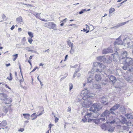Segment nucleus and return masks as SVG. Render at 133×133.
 <instances>
[{"instance_id":"15","label":"nucleus","mask_w":133,"mask_h":133,"mask_svg":"<svg viewBox=\"0 0 133 133\" xmlns=\"http://www.w3.org/2000/svg\"><path fill=\"white\" fill-rule=\"evenodd\" d=\"M127 121L126 118L124 117H122L121 119L119 121L122 124H124Z\"/></svg>"},{"instance_id":"55","label":"nucleus","mask_w":133,"mask_h":133,"mask_svg":"<svg viewBox=\"0 0 133 133\" xmlns=\"http://www.w3.org/2000/svg\"><path fill=\"white\" fill-rule=\"evenodd\" d=\"M70 52L71 54H72L74 53V50L72 49V48H71Z\"/></svg>"},{"instance_id":"14","label":"nucleus","mask_w":133,"mask_h":133,"mask_svg":"<svg viewBox=\"0 0 133 133\" xmlns=\"http://www.w3.org/2000/svg\"><path fill=\"white\" fill-rule=\"evenodd\" d=\"M109 127H108V129L107 130H108L109 132H112L114 131V130L115 129V128L113 126H111L109 124Z\"/></svg>"},{"instance_id":"50","label":"nucleus","mask_w":133,"mask_h":133,"mask_svg":"<svg viewBox=\"0 0 133 133\" xmlns=\"http://www.w3.org/2000/svg\"><path fill=\"white\" fill-rule=\"evenodd\" d=\"M2 18L4 20L5 19L6 20V16L4 15V14H3L2 15Z\"/></svg>"},{"instance_id":"39","label":"nucleus","mask_w":133,"mask_h":133,"mask_svg":"<svg viewBox=\"0 0 133 133\" xmlns=\"http://www.w3.org/2000/svg\"><path fill=\"white\" fill-rule=\"evenodd\" d=\"M125 124L127 126H130L131 124V122L129 121L128 122L127 121Z\"/></svg>"},{"instance_id":"57","label":"nucleus","mask_w":133,"mask_h":133,"mask_svg":"<svg viewBox=\"0 0 133 133\" xmlns=\"http://www.w3.org/2000/svg\"><path fill=\"white\" fill-rule=\"evenodd\" d=\"M26 49L28 51H30L31 50H30V48L29 47H27L26 48Z\"/></svg>"},{"instance_id":"32","label":"nucleus","mask_w":133,"mask_h":133,"mask_svg":"<svg viewBox=\"0 0 133 133\" xmlns=\"http://www.w3.org/2000/svg\"><path fill=\"white\" fill-rule=\"evenodd\" d=\"M100 63V62H94L93 63V65L95 67H96L97 66H99Z\"/></svg>"},{"instance_id":"64","label":"nucleus","mask_w":133,"mask_h":133,"mask_svg":"<svg viewBox=\"0 0 133 133\" xmlns=\"http://www.w3.org/2000/svg\"><path fill=\"white\" fill-rule=\"evenodd\" d=\"M15 28V26L14 25H13L11 27L10 29L12 30H13Z\"/></svg>"},{"instance_id":"27","label":"nucleus","mask_w":133,"mask_h":133,"mask_svg":"<svg viewBox=\"0 0 133 133\" xmlns=\"http://www.w3.org/2000/svg\"><path fill=\"white\" fill-rule=\"evenodd\" d=\"M10 106H8L7 107H5L3 108V110L4 112L6 114L7 113L8 110L9 109V108H10Z\"/></svg>"},{"instance_id":"33","label":"nucleus","mask_w":133,"mask_h":133,"mask_svg":"<svg viewBox=\"0 0 133 133\" xmlns=\"http://www.w3.org/2000/svg\"><path fill=\"white\" fill-rule=\"evenodd\" d=\"M102 53L103 54H106L109 53V52L108 50L107 49H104L102 51Z\"/></svg>"},{"instance_id":"16","label":"nucleus","mask_w":133,"mask_h":133,"mask_svg":"<svg viewBox=\"0 0 133 133\" xmlns=\"http://www.w3.org/2000/svg\"><path fill=\"white\" fill-rule=\"evenodd\" d=\"M95 78L97 81L99 82L101 80V77L99 75L96 74L95 76Z\"/></svg>"},{"instance_id":"26","label":"nucleus","mask_w":133,"mask_h":133,"mask_svg":"<svg viewBox=\"0 0 133 133\" xmlns=\"http://www.w3.org/2000/svg\"><path fill=\"white\" fill-rule=\"evenodd\" d=\"M23 115L26 119L28 120L29 119L30 114H24Z\"/></svg>"},{"instance_id":"10","label":"nucleus","mask_w":133,"mask_h":133,"mask_svg":"<svg viewBox=\"0 0 133 133\" xmlns=\"http://www.w3.org/2000/svg\"><path fill=\"white\" fill-rule=\"evenodd\" d=\"M48 24L49 26H51V27H50V28L52 29L55 30H57L56 28V25L53 22H49L48 23Z\"/></svg>"},{"instance_id":"17","label":"nucleus","mask_w":133,"mask_h":133,"mask_svg":"<svg viewBox=\"0 0 133 133\" xmlns=\"http://www.w3.org/2000/svg\"><path fill=\"white\" fill-rule=\"evenodd\" d=\"M97 59L98 61L100 62H104L105 60V58L104 56H99L97 57Z\"/></svg>"},{"instance_id":"22","label":"nucleus","mask_w":133,"mask_h":133,"mask_svg":"<svg viewBox=\"0 0 133 133\" xmlns=\"http://www.w3.org/2000/svg\"><path fill=\"white\" fill-rule=\"evenodd\" d=\"M5 101V103L6 104H9L11 103L12 101V100L10 98H7Z\"/></svg>"},{"instance_id":"40","label":"nucleus","mask_w":133,"mask_h":133,"mask_svg":"<svg viewBox=\"0 0 133 133\" xmlns=\"http://www.w3.org/2000/svg\"><path fill=\"white\" fill-rule=\"evenodd\" d=\"M84 118H83L82 119V121L83 122H85L87 121V118L86 116H84Z\"/></svg>"},{"instance_id":"38","label":"nucleus","mask_w":133,"mask_h":133,"mask_svg":"<svg viewBox=\"0 0 133 133\" xmlns=\"http://www.w3.org/2000/svg\"><path fill=\"white\" fill-rule=\"evenodd\" d=\"M107 50H108V51L109 52H113L112 48L111 47H109L107 48Z\"/></svg>"},{"instance_id":"43","label":"nucleus","mask_w":133,"mask_h":133,"mask_svg":"<svg viewBox=\"0 0 133 133\" xmlns=\"http://www.w3.org/2000/svg\"><path fill=\"white\" fill-rule=\"evenodd\" d=\"M95 119H94L92 118V119H88V122H95Z\"/></svg>"},{"instance_id":"4","label":"nucleus","mask_w":133,"mask_h":133,"mask_svg":"<svg viewBox=\"0 0 133 133\" xmlns=\"http://www.w3.org/2000/svg\"><path fill=\"white\" fill-rule=\"evenodd\" d=\"M92 103V102L90 98H88L84 100L83 103H82V105L84 107L88 108Z\"/></svg>"},{"instance_id":"2","label":"nucleus","mask_w":133,"mask_h":133,"mask_svg":"<svg viewBox=\"0 0 133 133\" xmlns=\"http://www.w3.org/2000/svg\"><path fill=\"white\" fill-rule=\"evenodd\" d=\"M102 108V107L100 106L99 103H95L93 104L89 110L93 112V115H95V117H97L99 115V113L98 112Z\"/></svg>"},{"instance_id":"52","label":"nucleus","mask_w":133,"mask_h":133,"mask_svg":"<svg viewBox=\"0 0 133 133\" xmlns=\"http://www.w3.org/2000/svg\"><path fill=\"white\" fill-rule=\"evenodd\" d=\"M66 76H65L64 77H62L61 79V80H63L65 78L68 76V74L67 73H66Z\"/></svg>"},{"instance_id":"59","label":"nucleus","mask_w":133,"mask_h":133,"mask_svg":"<svg viewBox=\"0 0 133 133\" xmlns=\"http://www.w3.org/2000/svg\"><path fill=\"white\" fill-rule=\"evenodd\" d=\"M107 82H106L105 81L104 82H103L102 83V85H105L107 84Z\"/></svg>"},{"instance_id":"1","label":"nucleus","mask_w":133,"mask_h":133,"mask_svg":"<svg viewBox=\"0 0 133 133\" xmlns=\"http://www.w3.org/2000/svg\"><path fill=\"white\" fill-rule=\"evenodd\" d=\"M128 53L126 51H124L121 54L119 60L125 59L123 61L124 66L122 67V69L125 70H127L129 72L133 71V60L131 58L127 57Z\"/></svg>"},{"instance_id":"61","label":"nucleus","mask_w":133,"mask_h":133,"mask_svg":"<svg viewBox=\"0 0 133 133\" xmlns=\"http://www.w3.org/2000/svg\"><path fill=\"white\" fill-rule=\"evenodd\" d=\"M5 87H6V88H8V89H10V90H11V88L8 86L6 84H5Z\"/></svg>"},{"instance_id":"41","label":"nucleus","mask_w":133,"mask_h":133,"mask_svg":"<svg viewBox=\"0 0 133 133\" xmlns=\"http://www.w3.org/2000/svg\"><path fill=\"white\" fill-rule=\"evenodd\" d=\"M12 74L11 73H10V78H9L8 77H7V79H9V81H11L12 79Z\"/></svg>"},{"instance_id":"8","label":"nucleus","mask_w":133,"mask_h":133,"mask_svg":"<svg viewBox=\"0 0 133 133\" xmlns=\"http://www.w3.org/2000/svg\"><path fill=\"white\" fill-rule=\"evenodd\" d=\"M121 37V35L118 38L116 39V41L114 43L115 45L116 44H122V42L121 39H120Z\"/></svg>"},{"instance_id":"31","label":"nucleus","mask_w":133,"mask_h":133,"mask_svg":"<svg viewBox=\"0 0 133 133\" xmlns=\"http://www.w3.org/2000/svg\"><path fill=\"white\" fill-rule=\"evenodd\" d=\"M67 43L70 47L71 48H72L73 47V44L72 43L70 42V40H68L67 41Z\"/></svg>"},{"instance_id":"9","label":"nucleus","mask_w":133,"mask_h":133,"mask_svg":"<svg viewBox=\"0 0 133 133\" xmlns=\"http://www.w3.org/2000/svg\"><path fill=\"white\" fill-rule=\"evenodd\" d=\"M7 97V95L5 94L4 93L0 94V99L2 101H5Z\"/></svg>"},{"instance_id":"58","label":"nucleus","mask_w":133,"mask_h":133,"mask_svg":"<svg viewBox=\"0 0 133 133\" xmlns=\"http://www.w3.org/2000/svg\"><path fill=\"white\" fill-rule=\"evenodd\" d=\"M38 68L37 67H36L35 68L32 70L30 72V74L32 72H34L35 71V70H36V69Z\"/></svg>"},{"instance_id":"63","label":"nucleus","mask_w":133,"mask_h":133,"mask_svg":"<svg viewBox=\"0 0 133 133\" xmlns=\"http://www.w3.org/2000/svg\"><path fill=\"white\" fill-rule=\"evenodd\" d=\"M68 57V55H66L65 56V59L64 60V61H65L66 60V59H67V57Z\"/></svg>"},{"instance_id":"54","label":"nucleus","mask_w":133,"mask_h":133,"mask_svg":"<svg viewBox=\"0 0 133 133\" xmlns=\"http://www.w3.org/2000/svg\"><path fill=\"white\" fill-rule=\"evenodd\" d=\"M53 125L50 124L49 125V130H51V127Z\"/></svg>"},{"instance_id":"12","label":"nucleus","mask_w":133,"mask_h":133,"mask_svg":"<svg viewBox=\"0 0 133 133\" xmlns=\"http://www.w3.org/2000/svg\"><path fill=\"white\" fill-rule=\"evenodd\" d=\"M120 107V105L119 104H116L113 107H111L109 109L110 111H115L117 109Z\"/></svg>"},{"instance_id":"51","label":"nucleus","mask_w":133,"mask_h":133,"mask_svg":"<svg viewBox=\"0 0 133 133\" xmlns=\"http://www.w3.org/2000/svg\"><path fill=\"white\" fill-rule=\"evenodd\" d=\"M99 120L100 121H105V119L104 117L100 118H99Z\"/></svg>"},{"instance_id":"35","label":"nucleus","mask_w":133,"mask_h":133,"mask_svg":"<svg viewBox=\"0 0 133 133\" xmlns=\"http://www.w3.org/2000/svg\"><path fill=\"white\" fill-rule=\"evenodd\" d=\"M99 67L103 68L104 69L106 67L102 63H100L99 66Z\"/></svg>"},{"instance_id":"56","label":"nucleus","mask_w":133,"mask_h":133,"mask_svg":"<svg viewBox=\"0 0 133 133\" xmlns=\"http://www.w3.org/2000/svg\"><path fill=\"white\" fill-rule=\"evenodd\" d=\"M95 71L96 72H102V70H99L98 69H97Z\"/></svg>"},{"instance_id":"25","label":"nucleus","mask_w":133,"mask_h":133,"mask_svg":"<svg viewBox=\"0 0 133 133\" xmlns=\"http://www.w3.org/2000/svg\"><path fill=\"white\" fill-rule=\"evenodd\" d=\"M7 122L5 121H3L1 122H0L1 127H4L7 124Z\"/></svg>"},{"instance_id":"18","label":"nucleus","mask_w":133,"mask_h":133,"mask_svg":"<svg viewBox=\"0 0 133 133\" xmlns=\"http://www.w3.org/2000/svg\"><path fill=\"white\" fill-rule=\"evenodd\" d=\"M105 60H104V62H105L107 63H110L112 62V60L110 58H105Z\"/></svg>"},{"instance_id":"46","label":"nucleus","mask_w":133,"mask_h":133,"mask_svg":"<svg viewBox=\"0 0 133 133\" xmlns=\"http://www.w3.org/2000/svg\"><path fill=\"white\" fill-rule=\"evenodd\" d=\"M41 108H42V109H43V107H41ZM44 113V111L43 109V110L38 115V116H40L41 115H42Z\"/></svg>"},{"instance_id":"28","label":"nucleus","mask_w":133,"mask_h":133,"mask_svg":"<svg viewBox=\"0 0 133 133\" xmlns=\"http://www.w3.org/2000/svg\"><path fill=\"white\" fill-rule=\"evenodd\" d=\"M127 23L126 22H125L123 23H119L116 26H115V27H117V28H118V27L121 26L122 25H124L125 24Z\"/></svg>"},{"instance_id":"23","label":"nucleus","mask_w":133,"mask_h":133,"mask_svg":"<svg viewBox=\"0 0 133 133\" xmlns=\"http://www.w3.org/2000/svg\"><path fill=\"white\" fill-rule=\"evenodd\" d=\"M16 21L18 23H21L23 21V19L22 17L21 16H20L17 18H16Z\"/></svg>"},{"instance_id":"24","label":"nucleus","mask_w":133,"mask_h":133,"mask_svg":"<svg viewBox=\"0 0 133 133\" xmlns=\"http://www.w3.org/2000/svg\"><path fill=\"white\" fill-rule=\"evenodd\" d=\"M129 127L127 126L123 125L121 127L122 129L124 130H126L127 131H128L129 130Z\"/></svg>"},{"instance_id":"21","label":"nucleus","mask_w":133,"mask_h":133,"mask_svg":"<svg viewBox=\"0 0 133 133\" xmlns=\"http://www.w3.org/2000/svg\"><path fill=\"white\" fill-rule=\"evenodd\" d=\"M36 113L35 112L32 114L30 116L32 118L31 119L34 120L37 118L38 116V115H36Z\"/></svg>"},{"instance_id":"48","label":"nucleus","mask_w":133,"mask_h":133,"mask_svg":"<svg viewBox=\"0 0 133 133\" xmlns=\"http://www.w3.org/2000/svg\"><path fill=\"white\" fill-rule=\"evenodd\" d=\"M86 114H85V115L86 117L87 116H89V117H90L91 115V113H87V111H86Z\"/></svg>"},{"instance_id":"6","label":"nucleus","mask_w":133,"mask_h":133,"mask_svg":"<svg viewBox=\"0 0 133 133\" xmlns=\"http://www.w3.org/2000/svg\"><path fill=\"white\" fill-rule=\"evenodd\" d=\"M109 111L106 110L101 114L100 116L101 117H105L107 118L109 117Z\"/></svg>"},{"instance_id":"19","label":"nucleus","mask_w":133,"mask_h":133,"mask_svg":"<svg viewBox=\"0 0 133 133\" xmlns=\"http://www.w3.org/2000/svg\"><path fill=\"white\" fill-rule=\"evenodd\" d=\"M125 116L128 119H132L133 118V114L131 113L126 114Z\"/></svg>"},{"instance_id":"3","label":"nucleus","mask_w":133,"mask_h":133,"mask_svg":"<svg viewBox=\"0 0 133 133\" xmlns=\"http://www.w3.org/2000/svg\"><path fill=\"white\" fill-rule=\"evenodd\" d=\"M116 122L115 119L112 121H110L108 122H106L105 123H103L101 124V129L104 131H106L108 129V127H109V124H114Z\"/></svg>"},{"instance_id":"45","label":"nucleus","mask_w":133,"mask_h":133,"mask_svg":"<svg viewBox=\"0 0 133 133\" xmlns=\"http://www.w3.org/2000/svg\"><path fill=\"white\" fill-rule=\"evenodd\" d=\"M69 90H70L71 89H72L73 87V85L72 83H70L69 84Z\"/></svg>"},{"instance_id":"30","label":"nucleus","mask_w":133,"mask_h":133,"mask_svg":"<svg viewBox=\"0 0 133 133\" xmlns=\"http://www.w3.org/2000/svg\"><path fill=\"white\" fill-rule=\"evenodd\" d=\"M87 82L88 83H90L93 80L92 78L90 76L88 77L87 79Z\"/></svg>"},{"instance_id":"36","label":"nucleus","mask_w":133,"mask_h":133,"mask_svg":"<svg viewBox=\"0 0 133 133\" xmlns=\"http://www.w3.org/2000/svg\"><path fill=\"white\" fill-rule=\"evenodd\" d=\"M87 109H85V110H84L83 109V111H82V115H85V114H86V111H87Z\"/></svg>"},{"instance_id":"60","label":"nucleus","mask_w":133,"mask_h":133,"mask_svg":"<svg viewBox=\"0 0 133 133\" xmlns=\"http://www.w3.org/2000/svg\"><path fill=\"white\" fill-rule=\"evenodd\" d=\"M33 13L32 12H31V13H32L35 16H36V15H37V13L34 11H32Z\"/></svg>"},{"instance_id":"11","label":"nucleus","mask_w":133,"mask_h":133,"mask_svg":"<svg viewBox=\"0 0 133 133\" xmlns=\"http://www.w3.org/2000/svg\"><path fill=\"white\" fill-rule=\"evenodd\" d=\"M108 77L111 81L113 83H115V81H116V77L113 75H108Z\"/></svg>"},{"instance_id":"5","label":"nucleus","mask_w":133,"mask_h":133,"mask_svg":"<svg viewBox=\"0 0 133 133\" xmlns=\"http://www.w3.org/2000/svg\"><path fill=\"white\" fill-rule=\"evenodd\" d=\"M100 101L102 105H108L109 103L108 99L105 96L101 97L100 99Z\"/></svg>"},{"instance_id":"34","label":"nucleus","mask_w":133,"mask_h":133,"mask_svg":"<svg viewBox=\"0 0 133 133\" xmlns=\"http://www.w3.org/2000/svg\"><path fill=\"white\" fill-rule=\"evenodd\" d=\"M115 11V9L114 8H111L109 10V14L110 15Z\"/></svg>"},{"instance_id":"7","label":"nucleus","mask_w":133,"mask_h":133,"mask_svg":"<svg viewBox=\"0 0 133 133\" xmlns=\"http://www.w3.org/2000/svg\"><path fill=\"white\" fill-rule=\"evenodd\" d=\"M127 39H128V38H125L123 40V44L125 47L126 48L129 47H131V46L130 45V43L129 42H128Z\"/></svg>"},{"instance_id":"62","label":"nucleus","mask_w":133,"mask_h":133,"mask_svg":"<svg viewBox=\"0 0 133 133\" xmlns=\"http://www.w3.org/2000/svg\"><path fill=\"white\" fill-rule=\"evenodd\" d=\"M18 54H15V55H13V57H15L17 58L18 57Z\"/></svg>"},{"instance_id":"29","label":"nucleus","mask_w":133,"mask_h":133,"mask_svg":"<svg viewBox=\"0 0 133 133\" xmlns=\"http://www.w3.org/2000/svg\"><path fill=\"white\" fill-rule=\"evenodd\" d=\"M93 87L96 89H98L100 88V85L99 84H94Z\"/></svg>"},{"instance_id":"37","label":"nucleus","mask_w":133,"mask_h":133,"mask_svg":"<svg viewBox=\"0 0 133 133\" xmlns=\"http://www.w3.org/2000/svg\"><path fill=\"white\" fill-rule=\"evenodd\" d=\"M28 33L29 36L31 38H32L34 36L32 32H28Z\"/></svg>"},{"instance_id":"49","label":"nucleus","mask_w":133,"mask_h":133,"mask_svg":"<svg viewBox=\"0 0 133 133\" xmlns=\"http://www.w3.org/2000/svg\"><path fill=\"white\" fill-rule=\"evenodd\" d=\"M109 111V114H112L113 115H116L115 113V112L114 111Z\"/></svg>"},{"instance_id":"42","label":"nucleus","mask_w":133,"mask_h":133,"mask_svg":"<svg viewBox=\"0 0 133 133\" xmlns=\"http://www.w3.org/2000/svg\"><path fill=\"white\" fill-rule=\"evenodd\" d=\"M28 41L29 43L30 44H31L32 41H33V39L29 37L28 38Z\"/></svg>"},{"instance_id":"13","label":"nucleus","mask_w":133,"mask_h":133,"mask_svg":"<svg viewBox=\"0 0 133 133\" xmlns=\"http://www.w3.org/2000/svg\"><path fill=\"white\" fill-rule=\"evenodd\" d=\"M82 92L83 93H84L85 95L88 96L89 97H90L92 96L91 95H92V94H90L89 91L87 90V89H85Z\"/></svg>"},{"instance_id":"20","label":"nucleus","mask_w":133,"mask_h":133,"mask_svg":"<svg viewBox=\"0 0 133 133\" xmlns=\"http://www.w3.org/2000/svg\"><path fill=\"white\" fill-rule=\"evenodd\" d=\"M125 79L127 81L129 82H131L133 81L132 77L131 75L129 76H127L125 78Z\"/></svg>"},{"instance_id":"53","label":"nucleus","mask_w":133,"mask_h":133,"mask_svg":"<svg viewBox=\"0 0 133 133\" xmlns=\"http://www.w3.org/2000/svg\"><path fill=\"white\" fill-rule=\"evenodd\" d=\"M24 131V129L23 128H20L18 130V131L19 132H23Z\"/></svg>"},{"instance_id":"47","label":"nucleus","mask_w":133,"mask_h":133,"mask_svg":"<svg viewBox=\"0 0 133 133\" xmlns=\"http://www.w3.org/2000/svg\"><path fill=\"white\" fill-rule=\"evenodd\" d=\"M54 117L55 118V123L57 122L58 121L59 118H57V117H56L55 115L54 116Z\"/></svg>"},{"instance_id":"44","label":"nucleus","mask_w":133,"mask_h":133,"mask_svg":"<svg viewBox=\"0 0 133 133\" xmlns=\"http://www.w3.org/2000/svg\"><path fill=\"white\" fill-rule=\"evenodd\" d=\"M41 14H39L37 13V14L36 16L38 18L41 19V16H40Z\"/></svg>"}]
</instances>
